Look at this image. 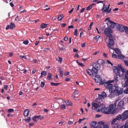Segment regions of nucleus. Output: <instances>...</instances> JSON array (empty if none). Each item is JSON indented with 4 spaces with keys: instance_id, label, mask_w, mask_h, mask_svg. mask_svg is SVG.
<instances>
[{
    "instance_id": "nucleus-59",
    "label": "nucleus",
    "mask_w": 128,
    "mask_h": 128,
    "mask_svg": "<svg viewBox=\"0 0 128 128\" xmlns=\"http://www.w3.org/2000/svg\"><path fill=\"white\" fill-rule=\"evenodd\" d=\"M118 5H120V4L123 5L124 4V3L122 2H120L118 3Z\"/></svg>"
},
{
    "instance_id": "nucleus-42",
    "label": "nucleus",
    "mask_w": 128,
    "mask_h": 128,
    "mask_svg": "<svg viewBox=\"0 0 128 128\" xmlns=\"http://www.w3.org/2000/svg\"><path fill=\"white\" fill-rule=\"evenodd\" d=\"M78 33V30L77 29H75L74 31V35L76 36Z\"/></svg>"
},
{
    "instance_id": "nucleus-29",
    "label": "nucleus",
    "mask_w": 128,
    "mask_h": 128,
    "mask_svg": "<svg viewBox=\"0 0 128 128\" xmlns=\"http://www.w3.org/2000/svg\"><path fill=\"white\" fill-rule=\"evenodd\" d=\"M92 106L95 108H96L98 107V104L94 103L93 102L92 104Z\"/></svg>"
},
{
    "instance_id": "nucleus-4",
    "label": "nucleus",
    "mask_w": 128,
    "mask_h": 128,
    "mask_svg": "<svg viewBox=\"0 0 128 128\" xmlns=\"http://www.w3.org/2000/svg\"><path fill=\"white\" fill-rule=\"evenodd\" d=\"M113 67V71L116 74L114 76V79L112 81H113V82H114L116 83H117L118 80V78L120 76V70L117 67L114 66Z\"/></svg>"
},
{
    "instance_id": "nucleus-11",
    "label": "nucleus",
    "mask_w": 128,
    "mask_h": 128,
    "mask_svg": "<svg viewBox=\"0 0 128 128\" xmlns=\"http://www.w3.org/2000/svg\"><path fill=\"white\" fill-rule=\"evenodd\" d=\"M124 102L123 100H121L118 103L117 108L118 109H120L123 108L124 106Z\"/></svg>"
},
{
    "instance_id": "nucleus-35",
    "label": "nucleus",
    "mask_w": 128,
    "mask_h": 128,
    "mask_svg": "<svg viewBox=\"0 0 128 128\" xmlns=\"http://www.w3.org/2000/svg\"><path fill=\"white\" fill-rule=\"evenodd\" d=\"M51 84L52 86H57L60 84V83H55L54 82H51Z\"/></svg>"
},
{
    "instance_id": "nucleus-22",
    "label": "nucleus",
    "mask_w": 128,
    "mask_h": 128,
    "mask_svg": "<svg viewBox=\"0 0 128 128\" xmlns=\"http://www.w3.org/2000/svg\"><path fill=\"white\" fill-rule=\"evenodd\" d=\"M64 17V15L63 14H60L57 18L58 20H60Z\"/></svg>"
},
{
    "instance_id": "nucleus-24",
    "label": "nucleus",
    "mask_w": 128,
    "mask_h": 128,
    "mask_svg": "<svg viewBox=\"0 0 128 128\" xmlns=\"http://www.w3.org/2000/svg\"><path fill=\"white\" fill-rule=\"evenodd\" d=\"M47 26V24L44 23L40 25L41 28H45Z\"/></svg>"
},
{
    "instance_id": "nucleus-41",
    "label": "nucleus",
    "mask_w": 128,
    "mask_h": 128,
    "mask_svg": "<svg viewBox=\"0 0 128 128\" xmlns=\"http://www.w3.org/2000/svg\"><path fill=\"white\" fill-rule=\"evenodd\" d=\"M62 58L61 57H58L57 58V60L60 63L62 62Z\"/></svg>"
},
{
    "instance_id": "nucleus-58",
    "label": "nucleus",
    "mask_w": 128,
    "mask_h": 128,
    "mask_svg": "<svg viewBox=\"0 0 128 128\" xmlns=\"http://www.w3.org/2000/svg\"><path fill=\"white\" fill-rule=\"evenodd\" d=\"M73 122H72L70 120L68 122V124L69 125H71L73 124Z\"/></svg>"
},
{
    "instance_id": "nucleus-46",
    "label": "nucleus",
    "mask_w": 128,
    "mask_h": 128,
    "mask_svg": "<svg viewBox=\"0 0 128 128\" xmlns=\"http://www.w3.org/2000/svg\"><path fill=\"white\" fill-rule=\"evenodd\" d=\"M29 42L28 41V40H25L24 41L23 43L26 45Z\"/></svg>"
},
{
    "instance_id": "nucleus-52",
    "label": "nucleus",
    "mask_w": 128,
    "mask_h": 128,
    "mask_svg": "<svg viewBox=\"0 0 128 128\" xmlns=\"http://www.w3.org/2000/svg\"><path fill=\"white\" fill-rule=\"evenodd\" d=\"M116 121L115 118H114L112 120V121L111 122V124H113L114 122Z\"/></svg>"
},
{
    "instance_id": "nucleus-18",
    "label": "nucleus",
    "mask_w": 128,
    "mask_h": 128,
    "mask_svg": "<svg viewBox=\"0 0 128 128\" xmlns=\"http://www.w3.org/2000/svg\"><path fill=\"white\" fill-rule=\"evenodd\" d=\"M122 116L121 115L119 114L115 118L116 120H119L121 119H122Z\"/></svg>"
},
{
    "instance_id": "nucleus-64",
    "label": "nucleus",
    "mask_w": 128,
    "mask_h": 128,
    "mask_svg": "<svg viewBox=\"0 0 128 128\" xmlns=\"http://www.w3.org/2000/svg\"><path fill=\"white\" fill-rule=\"evenodd\" d=\"M68 40V38L66 36V37H64V40L65 41H67Z\"/></svg>"
},
{
    "instance_id": "nucleus-38",
    "label": "nucleus",
    "mask_w": 128,
    "mask_h": 128,
    "mask_svg": "<svg viewBox=\"0 0 128 128\" xmlns=\"http://www.w3.org/2000/svg\"><path fill=\"white\" fill-rule=\"evenodd\" d=\"M80 93L79 92L78 90H75L74 93V95H76Z\"/></svg>"
},
{
    "instance_id": "nucleus-33",
    "label": "nucleus",
    "mask_w": 128,
    "mask_h": 128,
    "mask_svg": "<svg viewBox=\"0 0 128 128\" xmlns=\"http://www.w3.org/2000/svg\"><path fill=\"white\" fill-rule=\"evenodd\" d=\"M124 86L128 88V80L126 79V81L124 83Z\"/></svg>"
},
{
    "instance_id": "nucleus-56",
    "label": "nucleus",
    "mask_w": 128,
    "mask_h": 128,
    "mask_svg": "<svg viewBox=\"0 0 128 128\" xmlns=\"http://www.w3.org/2000/svg\"><path fill=\"white\" fill-rule=\"evenodd\" d=\"M70 80V78H65V80L66 81H68Z\"/></svg>"
},
{
    "instance_id": "nucleus-25",
    "label": "nucleus",
    "mask_w": 128,
    "mask_h": 128,
    "mask_svg": "<svg viewBox=\"0 0 128 128\" xmlns=\"http://www.w3.org/2000/svg\"><path fill=\"white\" fill-rule=\"evenodd\" d=\"M121 24H116L115 27L117 28V29L118 30H119L120 27V26Z\"/></svg>"
},
{
    "instance_id": "nucleus-47",
    "label": "nucleus",
    "mask_w": 128,
    "mask_h": 128,
    "mask_svg": "<svg viewBox=\"0 0 128 128\" xmlns=\"http://www.w3.org/2000/svg\"><path fill=\"white\" fill-rule=\"evenodd\" d=\"M45 84L44 82L43 81L42 82H41V86L42 87H43Z\"/></svg>"
},
{
    "instance_id": "nucleus-39",
    "label": "nucleus",
    "mask_w": 128,
    "mask_h": 128,
    "mask_svg": "<svg viewBox=\"0 0 128 128\" xmlns=\"http://www.w3.org/2000/svg\"><path fill=\"white\" fill-rule=\"evenodd\" d=\"M124 56L123 55L121 54L118 55V58L120 59H122L124 58Z\"/></svg>"
},
{
    "instance_id": "nucleus-57",
    "label": "nucleus",
    "mask_w": 128,
    "mask_h": 128,
    "mask_svg": "<svg viewBox=\"0 0 128 128\" xmlns=\"http://www.w3.org/2000/svg\"><path fill=\"white\" fill-rule=\"evenodd\" d=\"M66 25L65 24H61V26L62 27L64 28L65 27Z\"/></svg>"
},
{
    "instance_id": "nucleus-3",
    "label": "nucleus",
    "mask_w": 128,
    "mask_h": 128,
    "mask_svg": "<svg viewBox=\"0 0 128 128\" xmlns=\"http://www.w3.org/2000/svg\"><path fill=\"white\" fill-rule=\"evenodd\" d=\"M120 100V99H118L115 101L114 104H111L109 106L108 112L109 114L111 113L112 114H113L116 112V110L117 109V108H116L115 110H114V109L117 106L116 104Z\"/></svg>"
},
{
    "instance_id": "nucleus-44",
    "label": "nucleus",
    "mask_w": 128,
    "mask_h": 128,
    "mask_svg": "<svg viewBox=\"0 0 128 128\" xmlns=\"http://www.w3.org/2000/svg\"><path fill=\"white\" fill-rule=\"evenodd\" d=\"M14 110L13 109H9L8 110V112L10 113L11 112H14Z\"/></svg>"
},
{
    "instance_id": "nucleus-30",
    "label": "nucleus",
    "mask_w": 128,
    "mask_h": 128,
    "mask_svg": "<svg viewBox=\"0 0 128 128\" xmlns=\"http://www.w3.org/2000/svg\"><path fill=\"white\" fill-rule=\"evenodd\" d=\"M46 72L44 71H42V72H41V76H42V75H44L45 76H46Z\"/></svg>"
},
{
    "instance_id": "nucleus-2",
    "label": "nucleus",
    "mask_w": 128,
    "mask_h": 128,
    "mask_svg": "<svg viewBox=\"0 0 128 128\" xmlns=\"http://www.w3.org/2000/svg\"><path fill=\"white\" fill-rule=\"evenodd\" d=\"M112 32V29L109 28H106L104 31V34L108 37L109 41L107 45L109 48L112 49L114 48L113 45L114 44V42L112 39V37L111 34Z\"/></svg>"
},
{
    "instance_id": "nucleus-61",
    "label": "nucleus",
    "mask_w": 128,
    "mask_h": 128,
    "mask_svg": "<svg viewBox=\"0 0 128 128\" xmlns=\"http://www.w3.org/2000/svg\"><path fill=\"white\" fill-rule=\"evenodd\" d=\"M56 19V16H53L52 18V20H54Z\"/></svg>"
},
{
    "instance_id": "nucleus-16",
    "label": "nucleus",
    "mask_w": 128,
    "mask_h": 128,
    "mask_svg": "<svg viewBox=\"0 0 128 128\" xmlns=\"http://www.w3.org/2000/svg\"><path fill=\"white\" fill-rule=\"evenodd\" d=\"M121 127L122 126L118 125V123H117L113 125L112 128H122Z\"/></svg>"
},
{
    "instance_id": "nucleus-40",
    "label": "nucleus",
    "mask_w": 128,
    "mask_h": 128,
    "mask_svg": "<svg viewBox=\"0 0 128 128\" xmlns=\"http://www.w3.org/2000/svg\"><path fill=\"white\" fill-rule=\"evenodd\" d=\"M92 8V6H89L88 7L86 8V9L87 10H90Z\"/></svg>"
},
{
    "instance_id": "nucleus-12",
    "label": "nucleus",
    "mask_w": 128,
    "mask_h": 128,
    "mask_svg": "<svg viewBox=\"0 0 128 128\" xmlns=\"http://www.w3.org/2000/svg\"><path fill=\"white\" fill-rule=\"evenodd\" d=\"M15 27V24L13 23H10V25H8L6 27V30H8L9 28L11 29H12Z\"/></svg>"
},
{
    "instance_id": "nucleus-1",
    "label": "nucleus",
    "mask_w": 128,
    "mask_h": 128,
    "mask_svg": "<svg viewBox=\"0 0 128 128\" xmlns=\"http://www.w3.org/2000/svg\"><path fill=\"white\" fill-rule=\"evenodd\" d=\"M113 82V81L110 80L106 82H104V86L108 88L109 92H110L108 96L110 98H113L116 96L121 95L123 93L122 88L120 89V90H118L119 88L118 84H115L114 86L113 84H110V83Z\"/></svg>"
},
{
    "instance_id": "nucleus-5",
    "label": "nucleus",
    "mask_w": 128,
    "mask_h": 128,
    "mask_svg": "<svg viewBox=\"0 0 128 128\" xmlns=\"http://www.w3.org/2000/svg\"><path fill=\"white\" fill-rule=\"evenodd\" d=\"M100 63L96 62L94 64L92 71L94 76L98 74V71L100 69Z\"/></svg>"
},
{
    "instance_id": "nucleus-49",
    "label": "nucleus",
    "mask_w": 128,
    "mask_h": 128,
    "mask_svg": "<svg viewBox=\"0 0 128 128\" xmlns=\"http://www.w3.org/2000/svg\"><path fill=\"white\" fill-rule=\"evenodd\" d=\"M114 51L116 53H117L118 54L120 53V50H119L118 49V48L115 49Z\"/></svg>"
},
{
    "instance_id": "nucleus-28",
    "label": "nucleus",
    "mask_w": 128,
    "mask_h": 128,
    "mask_svg": "<svg viewBox=\"0 0 128 128\" xmlns=\"http://www.w3.org/2000/svg\"><path fill=\"white\" fill-rule=\"evenodd\" d=\"M48 76L47 77V79L48 80H52L51 76H52V74L50 73H48Z\"/></svg>"
},
{
    "instance_id": "nucleus-50",
    "label": "nucleus",
    "mask_w": 128,
    "mask_h": 128,
    "mask_svg": "<svg viewBox=\"0 0 128 128\" xmlns=\"http://www.w3.org/2000/svg\"><path fill=\"white\" fill-rule=\"evenodd\" d=\"M100 128H109V126L108 124L104 125V127L102 128V127H100Z\"/></svg>"
},
{
    "instance_id": "nucleus-43",
    "label": "nucleus",
    "mask_w": 128,
    "mask_h": 128,
    "mask_svg": "<svg viewBox=\"0 0 128 128\" xmlns=\"http://www.w3.org/2000/svg\"><path fill=\"white\" fill-rule=\"evenodd\" d=\"M61 109L63 110L65 108L66 106L65 105L62 104L61 105Z\"/></svg>"
},
{
    "instance_id": "nucleus-21",
    "label": "nucleus",
    "mask_w": 128,
    "mask_h": 128,
    "mask_svg": "<svg viewBox=\"0 0 128 128\" xmlns=\"http://www.w3.org/2000/svg\"><path fill=\"white\" fill-rule=\"evenodd\" d=\"M102 64H105V61L102 59H99L98 61V62Z\"/></svg>"
},
{
    "instance_id": "nucleus-55",
    "label": "nucleus",
    "mask_w": 128,
    "mask_h": 128,
    "mask_svg": "<svg viewBox=\"0 0 128 128\" xmlns=\"http://www.w3.org/2000/svg\"><path fill=\"white\" fill-rule=\"evenodd\" d=\"M124 92L125 94H128V88H127L126 89L124 90Z\"/></svg>"
},
{
    "instance_id": "nucleus-19",
    "label": "nucleus",
    "mask_w": 128,
    "mask_h": 128,
    "mask_svg": "<svg viewBox=\"0 0 128 128\" xmlns=\"http://www.w3.org/2000/svg\"><path fill=\"white\" fill-rule=\"evenodd\" d=\"M99 96L100 95V96H102V97H106L107 96V95L104 92H103L101 93V95L99 94Z\"/></svg>"
},
{
    "instance_id": "nucleus-36",
    "label": "nucleus",
    "mask_w": 128,
    "mask_h": 128,
    "mask_svg": "<svg viewBox=\"0 0 128 128\" xmlns=\"http://www.w3.org/2000/svg\"><path fill=\"white\" fill-rule=\"evenodd\" d=\"M125 28L124 31H125V33L128 35V27L126 26Z\"/></svg>"
},
{
    "instance_id": "nucleus-9",
    "label": "nucleus",
    "mask_w": 128,
    "mask_h": 128,
    "mask_svg": "<svg viewBox=\"0 0 128 128\" xmlns=\"http://www.w3.org/2000/svg\"><path fill=\"white\" fill-rule=\"evenodd\" d=\"M99 111L101 112H102L106 114H109L108 113V108L106 107H104L101 108Z\"/></svg>"
},
{
    "instance_id": "nucleus-51",
    "label": "nucleus",
    "mask_w": 128,
    "mask_h": 128,
    "mask_svg": "<svg viewBox=\"0 0 128 128\" xmlns=\"http://www.w3.org/2000/svg\"><path fill=\"white\" fill-rule=\"evenodd\" d=\"M19 56L21 58L26 59V57L25 56Z\"/></svg>"
},
{
    "instance_id": "nucleus-14",
    "label": "nucleus",
    "mask_w": 128,
    "mask_h": 128,
    "mask_svg": "<svg viewBox=\"0 0 128 128\" xmlns=\"http://www.w3.org/2000/svg\"><path fill=\"white\" fill-rule=\"evenodd\" d=\"M126 27V26H123L121 24L120 26V27L119 31L121 32H124V30L126 28L125 27Z\"/></svg>"
},
{
    "instance_id": "nucleus-37",
    "label": "nucleus",
    "mask_w": 128,
    "mask_h": 128,
    "mask_svg": "<svg viewBox=\"0 0 128 128\" xmlns=\"http://www.w3.org/2000/svg\"><path fill=\"white\" fill-rule=\"evenodd\" d=\"M100 37V36L98 35L94 37V40H97V41Z\"/></svg>"
},
{
    "instance_id": "nucleus-15",
    "label": "nucleus",
    "mask_w": 128,
    "mask_h": 128,
    "mask_svg": "<svg viewBox=\"0 0 128 128\" xmlns=\"http://www.w3.org/2000/svg\"><path fill=\"white\" fill-rule=\"evenodd\" d=\"M86 72L90 76L93 75V73L92 72V70L90 69L86 70Z\"/></svg>"
},
{
    "instance_id": "nucleus-54",
    "label": "nucleus",
    "mask_w": 128,
    "mask_h": 128,
    "mask_svg": "<svg viewBox=\"0 0 128 128\" xmlns=\"http://www.w3.org/2000/svg\"><path fill=\"white\" fill-rule=\"evenodd\" d=\"M104 123L102 121H100L98 122V124L100 125H103L104 126Z\"/></svg>"
},
{
    "instance_id": "nucleus-48",
    "label": "nucleus",
    "mask_w": 128,
    "mask_h": 128,
    "mask_svg": "<svg viewBox=\"0 0 128 128\" xmlns=\"http://www.w3.org/2000/svg\"><path fill=\"white\" fill-rule=\"evenodd\" d=\"M124 62L125 65L126 66H128V61L126 60H124Z\"/></svg>"
},
{
    "instance_id": "nucleus-20",
    "label": "nucleus",
    "mask_w": 128,
    "mask_h": 128,
    "mask_svg": "<svg viewBox=\"0 0 128 128\" xmlns=\"http://www.w3.org/2000/svg\"><path fill=\"white\" fill-rule=\"evenodd\" d=\"M59 72L60 73V74L62 77L63 76V74L62 72V69L60 68H59Z\"/></svg>"
},
{
    "instance_id": "nucleus-53",
    "label": "nucleus",
    "mask_w": 128,
    "mask_h": 128,
    "mask_svg": "<svg viewBox=\"0 0 128 128\" xmlns=\"http://www.w3.org/2000/svg\"><path fill=\"white\" fill-rule=\"evenodd\" d=\"M70 74V73L68 72H66L64 74V75L65 76H66L67 75H69Z\"/></svg>"
},
{
    "instance_id": "nucleus-60",
    "label": "nucleus",
    "mask_w": 128,
    "mask_h": 128,
    "mask_svg": "<svg viewBox=\"0 0 128 128\" xmlns=\"http://www.w3.org/2000/svg\"><path fill=\"white\" fill-rule=\"evenodd\" d=\"M40 41H36L35 43V44L36 46H37L39 42Z\"/></svg>"
},
{
    "instance_id": "nucleus-34",
    "label": "nucleus",
    "mask_w": 128,
    "mask_h": 128,
    "mask_svg": "<svg viewBox=\"0 0 128 128\" xmlns=\"http://www.w3.org/2000/svg\"><path fill=\"white\" fill-rule=\"evenodd\" d=\"M125 78L126 79L128 80V70L126 71L125 74Z\"/></svg>"
},
{
    "instance_id": "nucleus-27",
    "label": "nucleus",
    "mask_w": 128,
    "mask_h": 128,
    "mask_svg": "<svg viewBox=\"0 0 128 128\" xmlns=\"http://www.w3.org/2000/svg\"><path fill=\"white\" fill-rule=\"evenodd\" d=\"M31 119L30 118V117H28L27 118V119H25L24 120L26 122L29 123L30 122Z\"/></svg>"
},
{
    "instance_id": "nucleus-23",
    "label": "nucleus",
    "mask_w": 128,
    "mask_h": 128,
    "mask_svg": "<svg viewBox=\"0 0 128 128\" xmlns=\"http://www.w3.org/2000/svg\"><path fill=\"white\" fill-rule=\"evenodd\" d=\"M97 124V123L95 121H93L91 122L90 126L92 127L95 126Z\"/></svg>"
},
{
    "instance_id": "nucleus-8",
    "label": "nucleus",
    "mask_w": 128,
    "mask_h": 128,
    "mask_svg": "<svg viewBox=\"0 0 128 128\" xmlns=\"http://www.w3.org/2000/svg\"><path fill=\"white\" fill-rule=\"evenodd\" d=\"M94 76L95 78L94 80L96 82L99 83L101 82L100 84H104V83L103 82H101L102 78L100 75H98V74Z\"/></svg>"
},
{
    "instance_id": "nucleus-6",
    "label": "nucleus",
    "mask_w": 128,
    "mask_h": 128,
    "mask_svg": "<svg viewBox=\"0 0 128 128\" xmlns=\"http://www.w3.org/2000/svg\"><path fill=\"white\" fill-rule=\"evenodd\" d=\"M110 6V4L107 3L106 4H103V7L102 9V11L105 12L106 13V14H108V13L111 12V8H109Z\"/></svg>"
},
{
    "instance_id": "nucleus-62",
    "label": "nucleus",
    "mask_w": 128,
    "mask_h": 128,
    "mask_svg": "<svg viewBox=\"0 0 128 128\" xmlns=\"http://www.w3.org/2000/svg\"><path fill=\"white\" fill-rule=\"evenodd\" d=\"M112 57L113 58H116L117 56L115 54H113L112 55Z\"/></svg>"
},
{
    "instance_id": "nucleus-10",
    "label": "nucleus",
    "mask_w": 128,
    "mask_h": 128,
    "mask_svg": "<svg viewBox=\"0 0 128 128\" xmlns=\"http://www.w3.org/2000/svg\"><path fill=\"white\" fill-rule=\"evenodd\" d=\"M128 118V110L124 111L122 114V120H124Z\"/></svg>"
},
{
    "instance_id": "nucleus-31",
    "label": "nucleus",
    "mask_w": 128,
    "mask_h": 128,
    "mask_svg": "<svg viewBox=\"0 0 128 128\" xmlns=\"http://www.w3.org/2000/svg\"><path fill=\"white\" fill-rule=\"evenodd\" d=\"M66 104L67 106H72V103L71 102H69L68 100H66Z\"/></svg>"
},
{
    "instance_id": "nucleus-63",
    "label": "nucleus",
    "mask_w": 128,
    "mask_h": 128,
    "mask_svg": "<svg viewBox=\"0 0 128 128\" xmlns=\"http://www.w3.org/2000/svg\"><path fill=\"white\" fill-rule=\"evenodd\" d=\"M49 48H44L43 49L44 51L45 52H46L48 50H49Z\"/></svg>"
},
{
    "instance_id": "nucleus-17",
    "label": "nucleus",
    "mask_w": 128,
    "mask_h": 128,
    "mask_svg": "<svg viewBox=\"0 0 128 128\" xmlns=\"http://www.w3.org/2000/svg\"><path fill=\"white\" fill-rule=\"evenodd\" d=\"M118 66L119 67L118 68H118H119L120 70V69H121L122 71L123 72L126 73V70L123 68V67L122 66H119V65H118Z\"/></svg>"
},
{
    "instance_id": "nucleus-26",
    "label": "nucleus",
    "mask_w": 128,
    "mask_h": 128,
    "mask_svg": "<svg viewBox=\"0 0 128 128\" xmlns=\"http://www.w3.org/2000/svg\"><path fill=\"white\" fill-rule=\"evenodd\" d=\"M35 118H36V119H37V118H38L39 119H40V120H42L44 118L43 116H41L40 115L38 116H35Z\"/></svg>"
},
{
    "instance_id": "nucleus-13",
    "label": "nucleus",
    "mask_w": 128,
    "mask_h": 128,
    "mask_svg": "<svg viewBox=\"0 0 128 128\" xmlns=\"http://www.w3.org/2000/svg\"><path fill=\"white\" fill-rule=\"evenodd\" d=\"M30 111L29 109H27L24 111V115L25 116H28L29 114Z\"/></svg>"
},
{
    "instance_id": "nucleus-32",
    "label": "nucleus",
    "mask_w": 128,
    "mask_h": 128,
    "mask_svg": "<svg viewBox=\"0 0 128 128\" xmlns=\"http://www.w3.org/2000/svg\"><path fill=\"white\" fill-rule=\"evenodd\" d=\"M76 62L78 64L80 65L81 66H84L85 65L84 64L82 63H80L78 60H77L76 61Z\"/></svg>"
},
{
    "instance_id": "nucleus-7",
    "label": "nucleus",
    "mask_w": 128,
    "mask_h": 128,
    "mask_svg": "<svg viewBox=\"0 0 128 128\" xmlns=\"http://www.w3.org/2000/svg\"><path fill=\"white\" fill-rule=\"evenodd\" d=\"M109 18H107L105 20H108L107 24L108 26L112 28H114L115 26L116 23L109 20Z\"/></svg>"
},
{
    "instance_id": "nucleus-45",
    "label": "nucleus",
    "mask_w": 128,
    "mask_h": 128,
    "mask_svg": "<svg viewBox=\"0 0 128 128\" xmlns=\"http://www.w3.org/2000/svg\"><path fill=\"white\" fill-rule=\"evenodd\" d=\"M36 118H35V116H33L32 118V120L35 122H37V120L36 119Z\"/></svg>"
}]
</instances>
